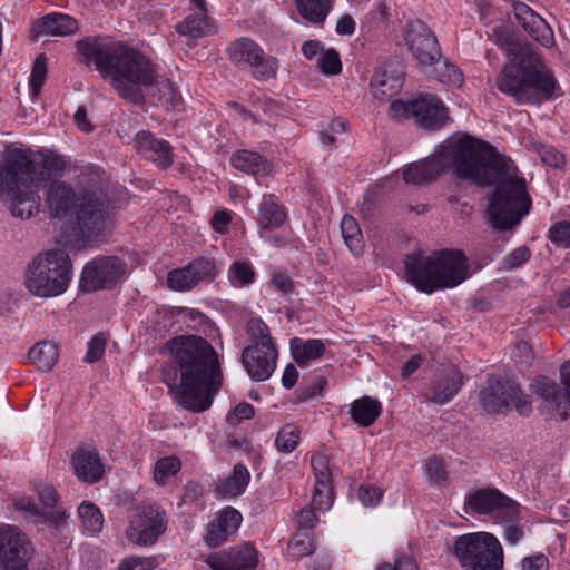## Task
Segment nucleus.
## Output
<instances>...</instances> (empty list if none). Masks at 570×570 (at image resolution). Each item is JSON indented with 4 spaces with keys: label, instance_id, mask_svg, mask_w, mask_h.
<instances>
[{
    "label": "nucleus",
    "instance_id": "680f3d73",
    "mask_svg": "<svg viewBox=\"0 0 570 570\" xmlns=\"http://www.w3.org/2000/svg\"><path fill=\"white\" fill-rule=\"evenodd\" d=\"M512 7L514 17L518 20V22L523 27V29L531 22H533L534 19L538 18V13H535L528 4L524 2L513 0Z\"/></svg>",
    "mask_w": 570,
    "mask_h": 570
},
{
    "label": "nucleus",
    "instance_id": "72a5a7b5",
    "mask_svg": "<svg viewBox=\"0 0 570 570\" xmlns=\"http://www.w3.org/2000/svg\"><path fill=\"white\" fill-rule=\"evenodd\" d=\"M177 33L191 38H202L214 32V26L207 16L189 14L176 26Z\"/></svg>",
    "mask_w": 570,
    "mask_h": 570
},
{
    "label": "nucleus",
    "instance_id": "dca6fc26",
    "mask_svg": "<svg viewBox=\"0 0 570 570\" xmlns=\"http://www.w3.org/2000/svg\"><path fill=\"white\" fill-rule=\"evenodd\" d=\"M127 268L118 256H97L85 265L79 286L86 293L112 289L125 278Z\"/></svg>",
    "mask_w": 570,
    "mask_h": 570
},
{
    "label": "nucleus",
    "instance_id": "393cba45",
    "mask_svg": "<svg viewBox=\"0 0 570 570\" xmlns=\"http://www.w3.org/2000/svg\"><path fill=\"white\" fill-rule=\"evenodd\" d=\"M243 518L240 512L232 507H226L209 524L205 541L209 547H218L227 541L228 537L236 532Z\"/></svg>",
    "mask_w": 570,
    "mask_h": 570
},
{
    "label": "nucleus",
    "instance_id": "4c0bfd02",
    "mask_svg": "<svg viewBox=\"0 0 570 570\" xmlns=\"http://www.w3.org/2000/svg\"><path fill=\"white\" fill-rule=\"evenodd\" d=\"M249 478L250 474L246 465L237 463L234 466L233 474L225 479V481L222 483V493L229 497L242 494L249 482Z\"/></svg>",
    "mask_w": 570,
    "mask_h": 570
},
{
    "label": "nucleus",
    "instance_id": "c756f323",
    "mask_svg": "<svg viewBox=\"0 0 570 570\" xmlns=\"http://www.w3.org/2000/svg\"><path fill=\"white\" fill-rule=\"evenodd\" d=\"M287 214L281 204L274 199V195L264 196L259 206V226L264 229H275L284 225Z\"/></svg>",
    "mask_w": 570,
    "mask_h": 570
},
{
    "label": "nucleus",
    "instance_id": "2f4dec72",
    "mask_svg": "<svg viewBox=\"0 0 570 570\" xmlns=\"http://www.w3.org/2000/svg\"><path fill=\"white\" fill-rule=\"evenodd\" d=\"M333 3L334 0H295L299 16L316 26L323 24Z\"/></svg>",
    "mask_w": 570,
    "mask_h": 570
},
{
    "label": "nucleus",
    "instance_id": "f704fd0d",
    "mask_svg": "<svg viewBox=\"0 0 570 570\" xmlns=\"http://www.w3.org/2000/svg\"><path fill=\"white\" fill-rule=\"evenodd\" d=\"M342 237L350 250L358 256L363 253L364 240L357 220L351 215H344L341 222Z\"/></svg>",
    "mask_w": 570,
    "mask_h": 570
},
{
    "label": "nucleus",
    "instance_id": "7c9ffc66",
    "mask_svg": "<svg viewBox=\"0 0 570 570\" xmlns=\"http://www.w3.org/2000/svg\"><path fill=\"white\" fill-rule=\"evenodd\" d=\"M58 347L53 342L43 341L33 345L28 352L29 361L41 372H49L58 361Z\"/></svg>",
    "mask_w": 570,
    "mask_h": 570
},
{
    "label": "nucleus",
    "instance_id": "6e6d98bb",
    "mask_svg": "<svg viewBox=\"0 0 570 570\" xmlns=\"http://www.w3.org/2000/svg\"><path fill=\"white\" fill-rule=\"evenodd\" d=\"M531 257V250L528 246H519L509 253L502 261L504 269L512 271L521 267Z\"/></svg>",
    "mask_w": 570,
    "mask_h": 570
},
{
    "label": "nucleus",
    "instance_id": "6e6552de",
    "mask_svg": "<svg viewBox=\"0 0 570 570\" xmlns=\"http://www.w3.org/2000/svg\"><path fill=\"white\" fill-rule=\"evenodd\" d=\"M72 277V263L61 249L38 254L26 272V287L31 294L42 298L63 294Z\"/></svg>",
    "mask_w": 570,
    "mask_h": 570
},
{
    "label": "nucleus",
    "instance_id": "37998d69",
    "mask_svg": "<svg viewBox=\"0 0 570 570\" xmlns=\"http://www.w3.org/2000/svg\"><path fill=\"white\" fill-rule=\"evenodd\" d=\"M301 429L287 424L283 426L275 439V446L281 453H292L299 444Z\"/></svg>",
    "mask_w": 570,
    "mask_h": 570
},
{
    "label": "nucleus",
    "instance_id": "ea45409f",
    "mask_svg": "<svg viewBox=\"0 0 570 570\" xmlns=\"http://www.w3.org/2000/svg\"><path fill=\"white\" fill-rule=\"evenodd\" d=\"M181 469V461L176 455H169L158 459L154 465V481L158 485L166 484L170 476L176 475Z\"/></svg>",
    "mask_w": 570,
    "mask_h": 570
},
{
    "label": "nucleus",
    "instance_id": "5fc2aeb1",
    "mask_svg": "<svg viewBox=\"0 0 570 570\" xmlns=\"http://www.w3.org/2000/svg\"><path fill=\"white\" fill-rule=\"evenodd\" d=\"M106 345L107 338L104 333H98L94 335L88 342L87 352L83 357V361L90 364L99 361L105 353Z\"/></svg>",
    "mask_w": 570,
    "mask_h": 570
},
{
    "label": "nucleus",
    "instance_id": "ddd939ff",
    "mask_svg": "<svg viewBox=\"0 0 570 570\" xmlns=\"http://www.w3.org/2000/svg\"><path fill=\"white\" fill-rule=\"evenodd\" d=\"M465 513L489 515L498 523H513L520 519V505L497 488H481L464 501Z\"/></svg>",
    "mask_w": 570,
    "mask_h": 570
},
{
    "label": "nucleus",
    "instance_id": "cd10ccee",
    "mask_svg": "<svg viewBox=\"0 0 570 570\" xmlns=\"http://www.w3.org/2000/svg\"><path fill=\"white\" fill-rule=\"evenodd\" d=\"M489 39L495 43L511 59L533 50L529 45L519 42L511 30L503 26H495L488 33Z\"/></svg>",
    "mask_w": 570,
    "mask_h": 570
},
{
    "label": "nucleus",
    "instance_id": "bb28decb",
    "mask_svg": "<svg viewBox=\"0 0 570 570\" xmlns=\"http://www.w3.org/2000/svg\"><path fill=\"white\" fill-rule=\"evenodd\" d=\"M291 354L298 366L305 367L311 361L321 358L325 353V344L322 340H302L293 337L289 342Z\"/></svg>",
    "mask_w": 570,
    "mask_h": 570
},
{
    "label": "nucleus",
    "instance_id": "473e14b6",
    "mask_svg": "<svg viewBox=\"0 0 570 570\" xmlns=\"http://www.w3.org/2000/svg\"><path fill=\"white\" fill-rule=\"evenodd\" d=\"M41 32L52 36H68L77 31L76 19L63 13H49L40 21Z\"/></svg>",
    "mask_w": 570,
    "mask_h": 570
},
{
    "label": "nucleus",
    "instance_id": "3c124183",
    "mask_svg": "<svg viewBox=\"0 0 570 570\" xmlns=\"http://www.w3.org/2000/svg\"><path fill=\"white\" fill-rule=\"evenodd\" d=\"M326 384L327 380L324 376L318 375L314 377L308 384L299 386L296 390L295 395L298 402H306L316 395H321Z\"/></svg>",
    "mask_w": 570,
    "mask_h": 570
},
{
    "label": "nucleus",
    "instance_id": "f3484780",
    "mask_svg": "<svg viewBox=\"0 0 570 570\" xmlns=\"http://www.w3.org/2000/svg\"><path fill=\"white\" fill-rule=\"evenodd\" d=\"M33 556L31 541L17 527L0 528V568L1 570H29Z\"/></svg>",
    "mask_w": 570,
    "mask_h": 570
},
{
    "label": "nucleus",
    "instance_id": "e433bc0d",
    "mask_svg": "<svg viewBox=\"0 0 570 570\" xmlns=\"http://www.w3.org/2000/svg\"><path fill=\"white\" fill-rule=\"evenodd\" d=\"M194 278L199 284L202 282H212L220 273L219 262L209 256H200L188 264Z\"/></svg>",
    "mask_w": 570,
    "mask_h": 570
},
{
    "label": "nucleus",
    "instance_id": "a18cd8bd",
    "mask_svg": "<svg viewBox=\"0 0 570 570\" xmlns=\"http://www.w3.org/2000/svg\"><path fill=\"white\" fill-rule=\"evenodd\" d=\"M198 283L194 278L191 271L188 265L183 268L174 269L168 273L167 285L174 291H189L194 288Z\"/></svg>",
    "mask_w": 570,
    "mask_h": 570
},
{
    "label": "nucleus",
    "instance_id": "49530a36",
    "mask_svg": "<svg viewBox=\"0 0 570 570\" xmlns=\"http://www.w3.org/2000/svg\"><path fill=\"white\" fill-rule=\"evenodd\" d=\"M524 30L543 47L549 48L554 42V36L551 27L540 16H538L533 22L529 23Z\"/></svg>",
    "mask_w": 570,
    "mask_h": 570
},
{
    "label": "nucleus",
    "instance_id": "c03bdc74",
    "mask_svg": "<svg viewBox=\"0 0 570 570\" xmlns=\"http://www.w3.org/2000/svg\"><path fill=\"white\" fill-rule=\"evenodd\" d=\"M149 88H153V95H157L161 102L169 104L174 107L177 106L179 95L174 83L169 79L159 76L158 70H156V81L153 82Z\"/></svg>",
    "mask_w": 570,
    "mask_h": 570
},
{
    "label": "nucleus",
    "instance_id": "412c9836",
    "mask_svg": "<svg viewBox=\"0 0 570 570\" xmlns=\"http://www.w3.org/2000/svg\"><path fill=\"white\" fill-rule=\"evenodd\" d=\"M277 350H261L246 346L242 352V363L249 377L256 382L268 380L276 368Z\"/></svg>",
    "mask_w": 570,
    "mask_h": 570
},
{
    "label": "nucleus",
    "instance_id": "5701e85b",
    "mask_svg": "<svg viewBox=\"0 0 570 570\" xmlns=\"http://www.w3.org/2000/svg\"><path fill=\"white\" fill-rule=\"evenodd\" d=\"M136 150L151 159L159 168L166 169L173 164L171 146L168 141L156 138L148 130H140L135 136Z\"/></svg>",
    "mask_w": 570,
    "mask_h": 570
},
{
    "label": "nucleus",
    "instance_id": "338daca9",
    "mask_svg": "<svg viewBox=\"0 0 570 570\" xmlns=\"http://www.w3.org/2000/svg\"><path fill=\"white\" fill-rule=\"evenodd\" d=\"M69 174H72L76 178H99L104 175V169L94 164H75L69 168Z\"/></svg>",
    "mask_w": 570,
    "mask_h": 570
},
{
    "label": "nucleus",
    "instance_id": "774afa93",
    "mask_svg": "<svg viewBox=\"0 0 570 570\" xmlns=\"http://www.w3.org/2000/svg\"><path fill=\"white\" fill-rule=\"evenodd\" d=\"M288 549L291 550L292 556L297 559L304 556H309L314 552L312 539L308 535L304 539L296 537L289 542Z\"/></svg>",
    "mask_w": 570,
    "mask_h": 570
},
{
    "label": "nucleus",
    "instance_id": "864d4df0",
    "mask_svg": "<svg viewBox=\"0 0 570 570\" xmlns=\"http://www.w3.org/2000/svg\"><path fill=\"white\" fill-rule=\"evenodd\" d=\"M425 472L430 481L436 485L443 484L448 479L444 460L440 456H433L428 460Z\"/></svg>",
    "mask_w": 570,
    "mask_h": 570
},
{
    "label": "nucleus",
    "instance_id": "8fccbe9b",
    "mask_svg": "<svg viewBox=\"0 0 570 570\" xmlns=\"http://www.w3.org/2000/svg\"><path fill=\"white\" fill-rule=\"evenodd\" d=\"M311 464L314 470L315 485L332 487V473L324 455H313Z\"/></svg>",
    "mask_w": 570,
    "mask_h": 570
},
{
    "label": "nucleus",
    "instance_id": "13d9d810",
    "mask_svg": "<svg viewBox=\"0 0 570 570\" xmlns=\"http://www.w3.org/2000/svg\"><path fill=\"white\" fill-rule=\"evenodd\" d=\"M357 498L364 507H375L381 502L383 491L372 484H362L357 489Z\"/></svg>",
    "mask_w": 570,
    "mask_h": 570
},
{
    "label": "nucleus",
    "instance_id": "c9c22d12",
    "mask_svg": "<svg viewBox=\"0 0 570 570\" xmlns=\"http://www.w3.org/2000/svg\"><path fill=\"white\" fill-rule=\"evenodd\" d=\"M246 333L249 336L248 346H257L261 350H276L269 328L261 318H250L246 325Z\"/></svg>",
    "mask_w": 570,
    "mask_h": 570
},
{
    "label": "nucleus",
    "instance_id": "7ed1b4c3",
    "mask_svg": "<svg viewBox=\"0 0 570 570\" xmlns=\"http://www.w3.org/2000/svg\"><path fill=\"white\" fill-rule=\"evenodd\" d=\"M519 178L512 159L489 142L464 134L438 146L428 158L394 173L392 178Z\"/></svg>",
    "mask_w": 570,
    "mask_h": 570
},
{
    "label": "nucleus",
    "instance_id": "f8f14e48",
    "mask_svg": "<svg viewBox=\"0 0 570 570\" xmlns=\"http://www.w3.org/2000/svg\"><path fill=\"white\" fill-rule=\"evenodd\" d=\"M560 376L562 386L543 375L537 376L530 386L541 400L539 411L542 415L566 421L570 414V361L561 365Z\"/></svg>",
    "mask_w": 570,
    "mask_h": 570
},
{
    "label": "nucleus",
    "instance_id": "bf43d9fd",
    "mask_svg": "<svg viewBox=\"0 0 570 570\" xmlns=\"http://www.w3.org/2000/svg\"><path fill=\"white\" fill-rule=\"evenodd\" d=\"M383 195V185L381 183H376L371 186L363 197V202L361 203V212L364 215H371L372 210L380 202Z\"/></svg>",
    "mask_w": 570,
    "mask_h": 570
},
{
    "label": "nucleus",
    "instance_id": "a878e982",
    "mask_svg": "<svg viewBox=\"0 0 570 570\" xmlns=\"http://www.w3.org/2000/svg\"><path fill=\"white\" fill-rule=\"evenodd\" d=\"M230 163L237 170L250 176H269L273 174V164L252 150H238L233 154Z\"/></svg>",
    "mask_w": 570,
    "mask_h": 570
},
{
    "label": "nucleus",
    "instance_id": "20e7f679",
    "mask_svg": "<svg viewBox=\"0 0 570 570\" xmlns=\"http://www.w3.org/2000/svg\"><path fill=\"white\" fill-rule=\"evenodd\" d=\"M85 62L94 63L104 79L110 81L119 97L132 105L145 102L144 89L156 81L157 66L137 49L98 39L77 41Z\"/></svg>",
    "mask_w": 570,
    "mask_h": 570
},
{
    "label": "nucleus",
    "instance_id": "0e129e2a",
    "mask_svg": "<svg viewBox=\"0 0 570 570\" xmlns=\"http://www.w3.org/2000/svg\"><path fill=\"white\" fill-rule=\"evenodd\" d=\"M254 414H255L254 407L249 403L242 402L233 409L232 413L227 414V422L230 425H237L240 422H243L244 420L252 419L254 416Z\"/></svg>",
    "mask_w": 570,
    "mask_h": 570
},
{
    "label": "nucleus",
    "instance_id": "de8ad7c7",
    "mask_svg": "<svg viewBox=\"0 0 570 570\" xmlns=\"http://www.w3.org/2000/svg\"><path fill=\"white\" fill-rule=\"evenodd\" d=\"M532 150L539 155L541 161L550 167L560 168L564 165V156L554 147L540 142H532Z\"/></svg>",
    "mask_w": 570,
    "mask_h": 570
},
{
    "label": "nucleus",
    "instance_id": "09e8293b",
    "mask_svg": "<svg viewBox=\"0 0 570 570\" xmlns=\"http://www.w3.org/2000/svg\"><path fill=\"white\" fill-rule=\"evenodd\" d=\"M47 75V66H46V58L40 55L36 58L31 75L29 78V85L31 89L32 97H37L43 86L45 79Z\"/></svg>",
    "mask_w": 570,
    "mask_h": 570
},
{
    "label": "nucleus",
    "instance_id": "4d7b16f0",
    "mask_svg": "<svg viewBox=\"0 0 570 570\" xmlns=\"http://www.w3.org/2000/svg\"><path fill=\"white\" fill-rule=\"evenodd\" d=\"M332 487L315 485L311 501V507L313 508V510L326 511L332 507Z\"/></svg>",
    "mask_w": 570,
    "mask_h": 570
},
{
    "label": "nucleus",
    "instance_id": "39448f33",
    "mask_svg": "<svg viewBox=\"0 0 570 570\" xmlns=\"http://www.w3.org/2000/svg\"><path fill=\"white\" fill-rule=\"evenodd\" d=\"M495 87L520 105H539L560 90L551 69L534 50L511 58L498 73Z\"/></svg>",
    "mask_w": 570,
    "mask_h": 570
},
{
    "label": "nucleus",
    "instance_id": "b1692460",
    "mask_svg": "<svg viewBox=\"0 0 570 570\" xmlns=\"http://www.w3.org/2000/svg\"><path fill=\"white\" fill-rule=\"evenodd\" d=\"M71 465L79 480L92 484L104 475V465L95 449L79 446L71 456Z\"/></svg>",
    "mask_w": 570,
    "mask_h": 570
},
{
    "label": "nucleus",
    "instance_id": "69168bd1",
    "mask_svg": "<svg viewBox=\"0 0 570 570\" xmlns=\"http://www.w3.org/2000/svg\"><path fill=\"white\" fill-rule=\"evenodd\" d=\"M513 357L521 367L529 368L534 357L532 346L524 341L517 343Z\"/></svg>",
    "mask_w": 570,
    "mask_h": 570
},
{
    "label": "nucleus",
    "instance_id": "58836bf2",
    "mask_svg": "<svg viewBox=\"0 0 570 570\" xmlns=\"http://www.w3.org/2000/svg\"><path fill=\"white\" fill-rule=\"evenodd\" d=\"M370 85L373 96L379 100L391 98L401 88L400 79L390 77L385 72L375 75Z\"/></svg>",
    "mask_w": 570,
    "mask_h": 570
},
{
    "label": "nucleus",
    "instance_id": "c85d7f7f",
    "mask_svg": "<svg viewBox=\"0 0 570 570\" xmlns=\"http://www.w3.org/2000/svg\"><path fill=\"white\" fill-rule=\"evenodd\" d=\"M382 406L377 399L363 396L351 404L350 413L357 425L368 428L380 416Z\"/></svg>",
    "mask_w": 570,
    "mask_h": 570
},
{
    "label": "nucleus",
    "instance_id": "f257e3e1",
    "mask_svg": "<svg viewBox=\"0 0 570 570\" xmlns=\"http://www.w3.org/2000/svg\"><path fill=\"white\" fill-rule=\"evenodd\" d=\"M40 189L48 217L88 242L107 236L111 212L127 199V190L110 180L104 187L73 186L69 180H0V200L12 216L30 218L39 209Z\"/></svg>",
    "mask_w": 570,
    "mask_h": 570
},
{
    "label": "nucleus",
    "instance_id": "603ef678",
    "mask_svg": "<svg viewBox=\"0 0 570 570\" xmlns=\"http://www.w3.org/2000/svg\"><path fill=\"white\" fill-rule=\"evenodd\" d=\"M318 67L325 75H338L342 71V62L338 52L335 49L326 50L318 58Z\"/></svg>",
    "mask_w": 570,
    "mask_h": 570
},
{
    "label": "nucleus",
    "instance_id": "f03ea898",
    "mask_svg": "<svg viewBox=\"0 0 570 570\" xmlns=\"http://www.w3.org/2000/svg\"><path fill=\"white\" fill-rule=\"evenodd\" d=\"M169 360L163 366V381L185 410L209 409L223 384V372L213 345L196 335H181L166 343Z\"/></svg>",
    "mask_w": 570,
    "mask_h": 570
},
{
    "label": "nucleus",
    "instance_id": "2eb2a0df",
    "mask_svg": "<svg viewBox=\"0 0 570 570\" xmlns=\"http://www.w3.org/2000/svg\"><path fill=\"white\" fill-rule=\"evenodd\" d=\"M167 525V514L160 505L144 504L137 507L129 515L125 534L132 544L150 547L166 532Z\"/></svg>",
    "mask_w": 570,
    "mask_h": 570
},
{
    "label": "nucleus",
    "instance_id": "a211bd4d",
    "mask_svg": "<svg viewBox=\"0 0 570 570\" xmlns=\"http://www.w3.org/2000/svg\"><path fill=\"white\" fill-rule=\"evenodd\" d=\"M405 40L409 50L422 66H432L442 57L436 37L421 20L409 22Z\"/></svg>",
    "mask_w": 570,
    "mask_h": 570
},
{
    "label": "nucleus",
    "instance_id": "9b49d317",
    "mask_svg": "<svg viewBox=\"0 0 570 570\" xmlns=\"http://www.w3.org/2000/svg\"><path fill=\"white\" fill-rule=\"evenodd\" d=\"M480 404L490 414H499L511 404L522 416H529L532 412V402L519 383L501 375H491L488 379L487 385L480 391Z\"/></svg>",
    "mask_w": 570,
    "mask_h": 570
},
{
    "label": "nucleus",
    "instance_id": "9d476101",
    "mask_svg": "<svg viewBox=\"0 0 570 570\" xmlns=\"http://www.w3.org/2000/svg\"><path fill=\"white\" fill-rule=\"evenodd\" d=\"M463 570H501L503 549L489 532H472L455 538L450 549Z\"/></svg>",
    "mask_w": 570,
    "mask_h": 570
},
{
    "label": "nucleus",
    "instance_id": "e2e57ef3",
    "mask_svg": "<svg viewBox=\"0 0 570 570\" xmlns=\"http://www.w3.org/2000/svg\"><path fill=\"white\" fill-rule=\"evenodd\" d=\"M156 567V558L131 557L124 560L118 570H150Z\"/></svg>",
    "mask_w": 570,
    "mask_h": 570
},
{
    "label": "nucleus",
    "instance_id": "4468645a",
    "mask_svg": "<svg viewBox=\"0 0 570 570\" xmlns=\"http://www.w3.org/2000/svg\"><path fill=\"white\" fill-rule=\"evenodd\" d=\"M229 60L240 70H248L259 80L266 81L276 77L278 60L266 56L263 48L254 40L243 37L234 40L226 49Z\"/></svg>",
    "mask_w": 570,
    "mask_h": 570
},
{
    "label": "nucleus",
    "instance_id": "79ce46f5",
    "mask_svg": "<svg viewBox=\"0 0 570 570\" xmlns=\"http://www.w3.org/2000/svg\"><path fill=\"white\" fill-rule=\"evenodd\" d=\"M78 514L82 527L91 533H99L104 525V517L97 505L91 502H82L78 507Z\"/></svg>",
    "mask_w": 570,
    "mask_h": 570
},
{
    "label": "nucleus",
    "instance_id": "423d86ee",
    "mask_svg": "<svg viewBox=\"0 0 570 570\" xmlns=\"http://www.w3.org/2000/svg\"><path fill=\"white\" fill-rule=\"evenodd\" d=\"M405 278L420 292L452 288L468 277L466 257L460 249L436 250L428 256L415 250L404 257Z\"/></svg>",
    "mask_w": 570,
    "mask_h": 570
},
{
    "label": "nucleus",
    "instance_id": "4be33fe9",
    "mask_svg": "<svg viewBox=\"0 0 570 570\" xmlns=\"http://www.w3.org/2000/svg\"><path fill=\"white\" fill-rule=\"evenodd\" d=\"M464 375L456 365H450L441 376L432 382L425 397L438 405L449 403L462 389Z\"/></svg>",
    "mask_w": 570,
    "mask_h": 570
},
{
    "label": "nucleus",
    "instance_id": "a19ab883",
    "mask_svg": "<svg viewBox=\"0 0 570 570\" xmlns=\"http://www.w3.org/2000/svg\"><path fill=\"white\" fill-rule=\"evenodd\" d=\"M227 277L234 287H245L254 283L256 273L249 262L236 261L229 266Z\"/></svg>",
    "mask_w": 570,
    "mask_h": 570
},
{
    "label": "nucleus",
    "instance_id": "052dcab7",
    "mask_svg": "<svg viewBox=\"0 0 570 570\" xmlns=\"http://www.w3.org/2000/svg\"><path fill=\"white\" fill-rule=\"evenodd\" d=\"M67 514L65 511L56 510L52 512H41L38 521L36 523L48 524L53 528L56 531H62L66 527Z\"/></svg>",
    "mask_w": 570,
    "mask_h": 570
},
{
    "label": "nucleus",
    "instance_id": "6ab92c4d",
    "mask_svg": "<svg viewBox=\"0 0 570 570\" xmlns=\"http://www.w3.org/2000/svg\"><path fill=\"white\" fill-rule=\"evenodd\" d=\"M258 561V552L250 542L210 553L206 560L213 570H255Z\"/></svg>",
    "mask_w": 570,
    "mask_h": 570
},
{
    "label": "nucleus",
    "instance_id": "0eeeda50",
    "mask_svg": "<svg viewBox=\"0 0 570 570\" xmlns=\"http://www.w3.org/2000/svg\"><path fill=\"white\" fill-rule=\"evenodd\" d=\"M478 186L497 183L485 213L491 226L505 232L519 225L531 208V198L527 191L525 180H471Z\"/></svg>",
    "mask_w": 570,
    "mask_h": 570
},
{
    "label": "nucleus",
    "instance_id": "aec40b11",
    "mask_svg": "<svg viewBox=\"0 0 570 570\" xmlns=\"http://www.w3.org/2000/svg\"><path fill=\"white\" fill-rule=\"evenodd\" d=\"M448 109L434 95H420L412 100V119L428 130H439L448 120Z\"/></svg>",
    "mask_w": 570,
    "mask_h": 570
},
{
    "label": "nucleus",
    "instance_id": "1a4fd4ad",
    "mask_svg": "<svg viewBox=\"0 0 570 570\" xmlns=\"http://www.w3.org/2000/svg\"><path fill=\"white\" fill-rule=\"evenodd\" d=\"M67 168L63 156L53 151H33L30 148L8 144L0 161V178H45L60 174Z\"/></svg>",
    "mask_w": 570,
    "mask_h": 570
}]
</instances>
